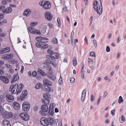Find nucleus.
Segmentation results:
<instances>
[{"mask_svg": "<svg viewBox=\"0 0 126 126\" xmlns=\"http://www.w3.org/2000/svg\"><path fill=\"white\" fill-rule=\"evenodd\" d=\"M38 73L39 74H40L42 76H44L45 75V74L44 72L40 68H38L37 70Z\"/></svg>", "mask_w": 126, "mask_h": 126, "instance_id": "393cba45", "label": "nucleus"}, {"mask_svg": "<svg viewBox=\"0 0 126 126\" xmlns=\"http://www.w3.org/2000/svg\"><path fill=\"white\" fill-rule=\"evenodd\" d=\"M38 109V107L36 106H34L33 108V110L34 111H36Z\"/></svg>", "mask_w": 126, "mask_h": 126, "instance_id": "13d9d810", "label": "nucleus"}, {"mask_svg": "<svg viewBox=\"0 0 126 126\" xmlns=\"http://www.w3.org/2000/svg\"><path fill=\"white\" fill-rule=\"evenodd\" d=\"M4 117L7 119L13 116V114L12 112H5L3 115Z\"/></svg>", "mask_w": 126, "mask_h": 126, "instance_id": "ddd939ff", "label": "nucleus"}, {"mask_svg": "<svg viewBox=\"0 0 126 126\" xmlns=\"http://www.w3.org/2000/svg\"><path fill=\"white\" fill-rule=\"evenodd\" d=\"M125 118L123 115H122L121 116V121L122 122H121V123H123L124 122L125 120Z\"/></svg>", "mask_w": 126, "mask_h": 126, "instance_id": "8fccbe9b", "label": "nucleus"}, {"mask_svg": "<svg viewBox=\"0 0 126 126\" xmlns=\"http://www.w3.org/2000/svg\"><path fill=\"white\" fill-rule=\"evenodd\" d=\"M3 110V109L2 107L0 106V115L2 114V112Z\"/></svg>", "mask_w": 126, "mask_h": 126, "instance_id": "5fc2aeb1", "label": "nucleus"}, {"mask_svg": "<svg viewBox=\"0 0 126 126\" xmlns=\"http://www.w3.org/2000/svg\"><path fill=\"white\" fill-rule=\"evenodd\" d=\"M12 105L13 107L15 110H18L20 108L19 104L16 102H13L12 103Z\"/></svg>", "mask_w": 126, "mask_h": 126, "instance_id": "4468645a", "label": "nucleus"}, {"mask_svg": "<svg viewBox=\"0 0 126 126\" xmlns=\"http://www.w3.org/2000/svg\"><path fill=\"white\" fill-rule=\"evenodd\" d=\"M30 105L29 102L24 101L22 105L23 110L26 112L28 111L30 108Z\"/></svg>", "mask_w": 126, "mask_h": 126, "instance_id": "20e7f679", "label": "nucleus"}, {"mask_svg": "<svg viewBox=\"0 0 126 126\" xmlns=\"http://www.w3.org/2000/svg\"><path fill=\"white\" fill-rule=\"evenodd\" d=\"M41 84L40 83H39V84H37L35 86V88L36 89H38L41 87Z\"/></svg>", "mask_w": 126, "mask_h": 126, "instance_id": "c9c22d12", "label": "nucleus"}, {"mask_svg": "<svg viewBox=\"0 0 126 126\" xmlns=\"http://www.w3.org/2000/svg\"><path fill=\"white\" fill-rule=\"evenodd\" d=\"M90 55L91 56H93L94 57H95V53L94 52H91L90 53Z\"/></svg>", "mask_w": 126, "mask_h": 126, "instance_id": "49530a36", "label": "nucleus"}, {"mask_svg": "<svg viewBox=\"0 0 126 126\" xmlns=\"http://www.w3.org/2000/svg\"><path fill=\"white\" fill-rule=\"evenodd\" d=\"M45 16L46 19L49 20H51L52 18V15L49 12H46L45 13Z\"/></svg>", "mask_w": 126, "mask_h": 126, "instance_id": "dca6fc26", "label": "nucleus"}, {"mask_svg": "<svg viewBox=\"0 0 126 126\" xmlns=\"http://www.w3.org/2000/svg\"><path fill=\"white\" fill-rule=\"evenodd\" d=\"M41 38V37H37L36 38V40L37 41H38L40 42V38Z\"/></svg>", "mask_w": 126, "mask_h": 126, "instance_id": "3c124183", "label": "nucleus"}, {"mask_svg": "<svg viewBox=\"0 0 126 126\" xmlns=\"http://www.w3.org/2000/svg\"><path fill=\"white\" fill-rule=\"evenodd\" d=\"M47 59L45 61L47 63L51 64L53 67H56L57 64L56 63H53L52 61H51V58H47Z\"/></svg>", "mask_w": 126, "mask_h": 126, "instance_id": "f3484780", "label": "nucleus"}, {"mask_svg": "<svg viewBox=\"0 0 126 126\" xmlns=\"http://www.w3.org/2000/svg\"><path fill=\"white\" fill-rule=\"evenodd\" d=\"M7 21L5 19H3L1 22H2V25L3 23H7Z\"/></svg>", "mask_w": 126, "mask_h": 126, "instance_id": "052dcab7", "label": "nucleus"}, {"mask_svg": "<svg viewBox=\"0 0 126 126\" xmlns=\"http://www.w3.org/2000/svg\"><path fill=\"white\" fill-rule=\"evenodd\" d=\"M93 7L97 13L101 15L102 13V7L100 0H95L93 2Z\"/></svg>", "mask_w": 126, "mask_h": 126, "instance_id": "f03ea898", "label": "nucleus"}, {"mask_svg": "<svg viewBox=\"0 0 126 126\" xmlns=\"http://www.w3.org/2000/svg\"><path fill=\"white\" fill-rule=\"evenodd\" d=\"M42 44H41L40 42H37L36 43V46L37 47H41Z\"/></svg>", "mask_w": 126, "mask_h": 126, "instance_id": "a19ab883", "label": "nucleus"}, {"mask_svg": "<svg viewBox=\"0 0 126 126\" xmlns=\"http://www.w3.org/2000/svg\"><path fill=\"white\" fill-rule=\"evenodd\" d=\"M6 34L2 33L1 34H0V37H3L5 36Z\"/></svg>", "mask_w": 126, "mask_h": 126, "instance_id": "69168bd1", "label": "nucleus"}, {"mask_svg": "<svg viewBox=\"0 0 126 126\" xmlns=\"http://www.w3.org/2000/svg\"><path fill=\"white\" fill-rule=\"evenodd\" d=\"M47 53L50 54V55L51 56H53V54L55 53L53 52L52 50L50 49H48L47 50Z\"/></svg>", "mask_w": 126, "mask_h": 126, "instance_id": "cd10ccee", "label": "nucleus"}, {"mask_svg": "<svg viewBox=\"0 0 126 126\" xmlns=\"http://www.w3.org/2000/svg\"><path fill=\"white\" fill-rule=\"evenodd\" d=\"M3 50L5 53L7 52H8L10 51V49L9 47H6L5 48H3L2 49Z\"/></svg>", "mask_w": 126, "mask_h": 126, "instance_id": "2f4dec72", "label": "nucleus"}, {"mask_svg": "<svg viewBox=\"0 0 126 126\" xmlns=\"http://www.w3.org/2000/svg\"><path fill=\"white\" fill-rule=\"evenodd\" d=\"M47 118L48 121V122L49 125L50 124V125H52L54 123H57L58 122V120L57 119L54 120V118L50 117H48Z\"/></svg>", "mask_w": 126, "mask_h": 126, "instance_id": "1a4fd4ad", "label": "nucleus"}, {"mask_svg": "<svg viewBox=\"0 0 126 126\" xmlns=\"http://www.w3.org/2000/svg\"><path fill=\"white\" fill-rule=\"evenodd\" d=\"M24 87V85L22 83H20L19 85L17 84L13 85L12 84L10 86L9 90L11 92L12 94H15L16 93V94H17L21 93Z\"/></svg>", "mask_w": 126, "mask_h": 126, "instance_id": "f257e3e1", "label": "nucleus"}, {"mask_svg": "<svg viewBox=\"0 0 126 126\" xmlns=\"http://www.w3.org/2000/svg\"><path fill=\"white\" fill-rule=\"evenodd\" d=\"M5 6H0V11L1 10H3L5 8Z\"/></svg>", "mask_w": 126, "mask_h": 126, "instance_id": "864d4df0", "label": "nucleus"}, {"mask_svg": "<svg viewBox=\"0 0 126 126\" xmlns=\"http://www.w3.org/2000/svg\"><path fill=\"white\" fill-rule=\"evenodd\" d=\"M2 3L4 5H5L7 3V1H6L3 0L2 2Z\"/></svg>", "mask_w": 126, "mask_h": 126, "instance_id": "680f3d73", "label": "nucleus"}, {"mask_svg": "<svg viewBox=\"0 0 126 126\" xmlns=\"http://www.w3.org/2000/svg\"><path fill=\"white\" fill-rule=\"evenodd\" d=\"M51 88L48 86H46V91H47L48 92H50L51 91Z\"/></svg>", "mask_w": 126, "mask_h": 126, "instance_id": "37998d69", "label": "nucleus"}, {"mask_svg": "<svg viewBox=\"0 0 126 126\" xmlns=\"http://www.w3.org/2000/svg\"><path fill=\"white\" fill-rule=\"evenodd\" d=\"M53 56H54L55 59H58L59 57V55L58 53L55 52L53 54Z\"/></svg>", "mask_w": 126, "mask_h": 126, "instance_id": "72a5a7b5", "label": "nucleus"}, {"mask_svg": "<svg viewBox=\"0 0 126 126\" xmlns=\"http://www.w3.org/2000/svg\"><path fill=\"white\" fill-rule=\"evenodd\" d=\"M46 58H51V60L53 62H55L56 61V60L55 59V58L53 56H51L49 55H47L46 56Z\"/></svg>", "mask_w": 126, "mask_h": 126, "instance_id": "bb28decb", "label": "nucleus"}, {"mask_svg": "<svg viewBox=\"0 0 126 126\" xmlns=\"http://www.w3.org/2000/svg\"><path fill=\"white\" fill-rule=\"evenodd\" d=\"M58 82L59 83L61 84L62 83V78L60 77V78L58 80Z\"/></svg>", "mask_w": 126, "mask_h": 126, "instance_id": "09e8293b", "label": "nucleus"}, {"mask_svg": "<svg viewBox=\"0 0 126 126\" xmlns=\"http://www.w3.org/2000/svg\"><path fill=\"white\" fill-rule=\"evenodd\" d=\"M2 125L3 126H11L8 120L4 119L2 121Z\"/></svg>", "mask_w": 126, "mask_h": 126, "instance_id": "6ab92c4d", "label": "nucleus"}, {"mask_svg": "<svg viewBox=\"0 0 126 126\" xmlns=\"http://www.w3.org/2000/svg\"><path fill=\"white\" fill-rule=\"evenodd\" d=\"M43 96L44 98H51L50 95L48 93H44L43 94Z\"/></svg>", "mask_w": 126, "mask_h": 126, "instance_id": "a878e982", "label": "nucleus"}, {"mask_svg": "<svg viewBox=\"0 0 126 126\" xmlns=\"http://www.w3.org/2000/svg\"><path fill=\"white\" fill-rule=\"evenodd\" d=\"M91 96V102H93L94 99V96L93 95H92Z\"/></svg>", "mask_w": 126, "mask_h": 126, "instance_id": "6e6d98bb", "label": "nucleus"}, {"mask_svg": "<svg viewBox=\"0 0 126 126\" xmlns=\"http://www.w3.org/2000/svg\"><path fill=\"white\" fill-rule=\"evenodd\" d=\"M13 57V55L12 54H6L2 56L1 58L3 59H10Z\"/></svg>", "mask_w": 126, "mask_h": 126, "instance_id": "9b49d317", "label": "nucleus"}, {"mask_svg": "<svg viewBox=\"0 0 126 126\" xmlns=\"http://www.w3.org/2000/svg\"><path fill=\"white\" fill-rule=\"evenodd\" d=\"M24 69V66H23V65H22V67H21V70L20 71V72L21 73H23V72Z\"/></svg>", "mask_w": 126, "mask_h": 126, "instance_id": "0e129e2a", "label": "nucleus"}, {"mask_svg": "<svg viewBox=\"0 0 126 126\" xmlns=\"http://www.w3.org/2000/svg\"><path fill=\"white\" fill-rule=\"evenodd\" d=\"M42 102L44 104H48L49 103L50 101L47 99L45 98L42 100Z\"/></svg>", "mask_w": 126, "mask_h": 126, "instance_id": "c85d7f7f", "label": "nucleus"}, {"mask_svg": "<svg viewBox=\"0 0 126 126\" xmlns=\"http://www.w3.org/2000/svg\"><path fill=\"white\" fill-rule=\"evenodd\" d=\"M106 51L107 52H109L110 51V47L108 46L106 47Z\"/></svg>", "mask_w": 126, "mask_h": 126, "instance_id": "bf43d9fd", "label": "nucleus"}, {"mask_svg": "<svg viewBox=\"0 0 126 126\" xmlns=\"http://www.w3.org/2000/svg\"><path fill=\"white\" fill-rule=\"evenodd\" d=\"M48 110V107L47 105H43L41 107V110L39 112L41 114L44 115V113L47 112Z\"/></svg>", "mask_w": 126, "mask_h": 126, "instance_id": "423d86ee", "label": "nucleus"}, {"mask_svg": "<svg viewBox=\"0 0 126 126\" xmlns=\"http://www.w3.org/2000/svg\"><path fill=\"white\" fill-rule=\"evenodd\" d=\"M48 77L51 80L55 81L56 80V77L54 75L49 74L48 75Z\"/></svg>", "mask_w": 126, "mask_h": 126, "instance_id": "b1692460", "label": "nucleus"}, {"mask_svg": "<svg viewBox=\"0 0 126 126\" xmlns=\"http://www.w3.org/2000/svg\"><path fill=\"white\" fill-rule=\"evenodd\" d=\"M93 42L94 45V47H96L97 45V43L96 42V41L95 40H93Z\"/></svg>", "mask_w": 126, "mask_h": 126, "instance_id": "603ef678", "label": "nucleus"}, {"mask_svg": "<svg viewBox=\"0 0 126 126\" xmlns=\"http://www.w3.org/2000/svg\"><path fill=\"white\" fill-rule=\"evenodd\" d=\"M40 43H46L48 42V39L46 38H44L41 37L40 38Z\"/></svg>", "mask_w": 126, "mask_h": 126, "instance_id": "5701e85b", "label": "nucleus"}, {"mask_svg": "<svg viewBox=\"0 0 126 126\" xmlns=\"http://www.w3.org/2000/svg\"><path fill=\"white\" fill-rule=\"evenodd\" d=\"M15 76L12 79L11 81V83L15 82V81L18 80L19 79V76L17 73L15 75Z\"/></svg>", "mask_w": 126, "mask_h": 126, "instance_id": "aec40b11", "label": "nucleus"}, {"mask_svg": "<svg viewBox=\"0 0 126 126\" xmlns=\"http://www.w3.org/2000/svg\"><path fill=\"white\" fill-rule=\"evenodd\" d=\"M33 33H34L36 34H41V32L40 31L36 30H34V31L33 32Z\"/></svg>", "mask_w": 126, "mask_h": 126, "instance_id": "473e14b6", "label": "nucleus"}, {"mask_svg": "<svg viewBox=\"0 0 126 126\" xmlns=\"http://www.w3.org/2000/svg\"><path fill=\"white\" fill-rule=\"evenodd\" d=\"M48 47L47 44H42L41 47V48L42 50H44L47 48Z\"/></svg>", "mask_w": 126, "mask_h": 126, "instance_id": "c756f323", "label": "nucleus"}, {"mask_svg": "<svg viewBox=\"0 0 126 126\" xmlns=\"http://www.w3.org/2000/svg\"><path fill=\"white\" fill-rule=\"evenodd\" d=\"M27 92L26 90H24L22 92L20 97L17 98L18 101H23L25 100L26 98L27 97Z\"/></svg>", "mask_w": 126, "mask_h": 126, "instance_id": "7ed1b4c3", "label": "nucleus"}, {"mask_svg": "<svg viewBox=\"0 0 126 126\" xmlns=\"http://www.w3.org/2000/svg\"><path fill=\"white\" fill-rule=\"evenodd\" d=\"M123 99L122 97L120 96L119 97V99L118 100V102L119 103H121L123 102Z\"/></svg>", "mask_w": 126, "mask_h": 126, "instance_id": "4c0bfd02", "label": "nucleus"}, {"mask_svg": "<svg viewBox=\"0 0 126 126\" xmlns=\"http://www.w3.org/2000/svg\"><path fill=\"white\" fill-rule=\"evenodd\" d=\"M78 124H79V126H81V121L79 120L78 123Z\"/></svg>", "mask_w": 126, "mask_h": 126, "instance_id": "774afa93", "label": "nucleus"}, {"mask_svg": "<svg viewBox=\"0 0 126 126\" xmlns=\"http://www.w3.org/2000/svg\"><path fill=\"white\" fill-rule=\"evenodd\" d=\"M5 66L7 68H10L11 67V66L8 64H5Z\"/></svg>", "mask_w": 126, "mask_h": 126, "instance_id": "338daca9", "label": "nucleus"}, {"mask_svg": "<svg viewBox=\"0 0 126 126\" xmlns=\"http://www.w3.org/2000/svg\"><path fill=\"white\" fill-rule=\"evenodd\" d=\"M88 62L89 64L92 65L93 64L92 60L90 58H88Z\"/></svg>", "mask_w": 126, "mask_h": 126, "instance_id": "79ce46f5", "label": "nucleus"}, {"mask_svg": "<svg viewBox=\"0 0 126 126\" xmlns=\"http://www.w3.org/2000/svg\"><path fill=\"white\" fill-rule=\"evenodd\" d=\"M28 30L30 31V32L32 33H33L34 29L32 28L31 27H29L28 28Z\"/></svg>", "mask_w": 126, "mask_h": 126, "instance_id": "ea45409f", "label": "nucleus"}, {"mask_svg": "<svg viewBox=\"0 0 126 126\" xmlns=\"http://www.w3.org/2000/svg\"><path fill=\"white\" fill-rule=\"evenodd\" d=\"M19 116L25 121L28 120L29 119V116L27 114L23 113L20 114Z\"/></svg>", "mask_w": 126, "mask_h": 126, "instance_id": "6e6552de", "label": "nucleus"}, {"mask_svg": "<svg viewBox=\"0 0 126 126\" xmlns=\"http://www.w3.org/2000/svg\"><path fill=\"white\" fill-rule=\"evenodd\" d=\"M4 16L3 15L0 14V20L3 19ZM2 25V22L0 21V26Z\"/></svg>", "mask_w": 126, "mask_h": 126, "instance_id": "58836bf2", "label": "nucleus"}, {"mask_svg": "<svg viewBox=\"0 0 126 126\" xmlns=\"http://www.w3.org/2000/svg\"><path fill=\"white\" fill-rule=\"evenodd\" d=\"M44 84L46 86H52V83L48 79H44L43 81Z\"/></svg>", "mask_w": 126, "mask_h": 126, "instance_id": "a211bd4d", "label": "nucleus"}, {"mask_svg": "<svg viewBox=\"0 0 126 126\" xmlns=\"http://www.w3.org/2000/svg\"><path fill=\"white\" fill-rule=\"evenodd\" d=\"M77 59L76 57H74L73 60V64L74 66H76L77 64Z\"/></svg>", "mask_w": 126, "mask_h": 126, "instance_id": "7c9ffc66", "label": "nucleus"}, {"mask_svg": "<svg viewBox=\"0 0 126 126\" xmlns=\"http://www.w3.org/2000/svg\"><path fill=\"white\" fill-rule=\"evenodd\" d=\"M47 29V27L46 26H43L42 30L43 31V33H45L46 32V30Z\"/></svg>", "mask_w": 126, "mask_h": 126, "instance_id": "e433bc0d", "label": "nucleus"}, {"mask_svg": "<svg viewBox=\"0 0 126 126\" xmlns=\"http://www.w3.org/2000/svg\"><path fill=\"white\" fill-rule=\"evenodd\" d=\"M40 123L41 125L44 126H47L49 125L47 118L44 117H42L41 118Z\"/></svg>", "mask_w": 126, "mask_h": 126, "instance_id": "0eeeda50", "label": "nucleus"}, {"mask_svg": "<svg viewBox=\"0 0 126 126\" xmlns=\"http://www.w3.org/2000/svg\"><path fill=\"white\" fill-rule=\"evenodd\" d=\"M32 75L33 77H36L37 75V73L36 71H34L32 73Z\"/></svg>", "mask_w": 126, "mask_h": 126, "instance_id": "de8ad7c7", "label": "nucleus"}, {"mask_svg": "<svg viewBox=\"0 0 126 126\" xmlns=\"http://www.w3.org/2000/svg\"><path fill=\"white\" fill-rule=\"evenodd\" d=\"M42 89L45 91H46V86L44 84L42 87Z\"/></svg>", "mask_w": 126, "mask_h": 126, "instance_id": "c03bdc74", "label": "nucleus"}, {"mask_svg": "<svg viewBox=\"0 0 126 126\" xmlns=\"http://www.w3.org/2000/svg\"><path fill=\"white\" fill-rule=\"evenodd\" d=\"M0 79L6 84L8 83L9 81V80L7 78L3 76H0Z\"/></svg>", "mask_w": 126, "mask_h": 126, "instance_id": "2eb2a0df", "label": "nucleus"}, {"mask_svg": "<svg viewBox=\"0 0 126 126\" xmlns=\"http://www.w3.org/2000/svg\"><path fill=\"white\" fill-rule=\"evenodd\" d=\"M111 113L112 115H114L115 114V111L114 110H112L111 111Z\"/></svg>", "mask_w": 126, "mask_h": 126, "instance_id": "e2e57ef3", "label": "nucleus"}, {"mask_svg": "<svg viewBox=\"0 0 126 126\" xmlns=\"http://www.w3.org/2000/svg\"><path fill=\"white\" fill-rule=\"evenodd\" d=\"M5 96L6 100L8 102H12L14 100V97L11 94L8 93H5L4 94Z\"/></svg>", "mask_w": 126, "mask_h": 126, "instance_id": "39448f33", "label": "nucleus"}, {"mask_svg": "<svg viewBox=\"0 0 126 126\" xmlns=\"http://www.w3.org/2000/svg\"><path fill=\"white\" fill-rule=\"evenodd\" d=\"M12 10V9L10 7H8L2 11L3 12L6 13H9L11 12Z\"/></svg>", "mask_w": 126, "mask_h": 126, "instance_id": "4be33fe9", "label": "nucleus"}, {"mask_svg": "<svg viewBox=\"0 0 126 126\" xmlns=\"http://www.w3.org/2000/svg\"><path fill=\"white\" fill-rule=\"evenodd\" d=\"M31 11L30 9H26L23 13L24 15L28 16L31 14Z\"/></svg>", "mask_w": 126, "mask_h": 126, "instance_id": "412c9836", "label": "nucleus"}, {"mask_svg": "<svg viewBox=\"0 0 126 126\" xmlns=\"http://www.w3.org/2000/svg\"><path fill=\"white\" fill-rule=\"evenodd\" d=\"M75 81V79L73 77L71 78L70 79V81L71 83H74Z\"/></svg>", "mask_w": 126, "mask_h": 126, "instance_id": "a18cd8bd", "label": "nucleus"}, {"mask_svg": "<svg viewBox=\"0 0 126 126\" xmlns=\"http://www.w3.org/2000/svg\"><path fill=\"white\" fill-rule=\"evenodd\" d=\"M55 107L54 104L53 103L51 104L49 107L48 113L49 115H53L54 113V108Z\"/></svg>", "mask_w": 126, "mask_h": 126, "instance_id": "9d476101", "label": "nucleus"}, {"mask_svg": "<svg viewBox=\"0 0 126 126\" xmlns=\"http://www.w3.org/2000/svg\"><path fill=\"white\" fill-rule=\"evenodd\" d=\"M81 67H82L81 70V72L82 73L83 72L82 70L84 67V64L83 63V62L82 63H81Z\"/></svg>", "mask_w": 126, "mask_h": 126, "instance_id": "4d7b16f0", "label": "nucleus"}, {"mask_svg": "<svg viewBox=\"0 0 126 126\" xmlns=\"http://www.w3.org/2000/svg\"><path fill=\"white\" fill-rule=\"evenodd\" d=\"M52 42L53 43L55 44H57L58 41L57 39L56 38H54L52 40Z\"/></svg>", "mask_w": 126, "mask_h": 126, "instance_id": "f704fd0d", "label": "nucleus"}, {"mask_svg": "<svg viewBox=\"0 0 126 126\" xmlns=\"http://www.w3.org/2000/svg\"><path fill=\"white\" fill-rule=\"evenodd\" d=\"M43 3V7L45 9H48L50 8L51 7L50 4L48 1H45Z\"/></svg>", "mask_w": 126, "mask_h": 126, "instance_id": "f8f14e48", "label": "nucleus"}]
</instances>
